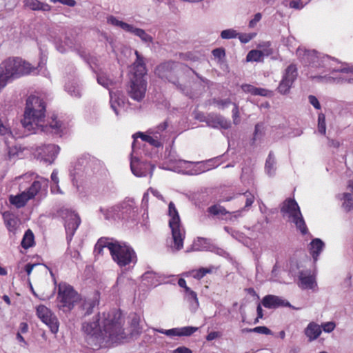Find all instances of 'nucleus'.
<instances>
[{"label": "nucleus", "mask_w": 353, "mask_h": 353, "mask_svg": "<svg viewBox=\"0 0 353 353\" xmlns=\"http://www.w3.org/2000/svg\"><path fill=\"white\" fill-rule=\"evenodd\" d=\"M1 72L10 79H16L33 72L37 68L19 57H10L1 64Z\"/></svg>", "instance_id": "obj_6"}, {"label": "nucleus", "mask_w": 353, "mask_h": 353, "mask_svg": "<svg viewBox=\"0 0 353 353\" xmlns=\"http://www.w3.org/2000/svg\"><path fill=\"white\" fill-rule=\"evenodd\" d=\"M309 0L303 1L301 0H292L290 2V8L300 10L302 9L307 3Z\"/></svg>", "instance_id": "obj_49"}, {"label": "nucleus", "mask_w": 353, "mask_h": 353, "mask_svg": "<svg viewBox=\"0 0 353 353\" xmlns=\"http://www.w3.org/2000/svg\"><path fill=\"white\" fill-rule=\"evenodd\" d=\"M322 330L319 325L314 322L310 323L305 329V334L310 341H314L321 334Z\"/></svg>", "instance_id": "obj_24"}, {"label": "nucleus", "mask_w": 353, "mask_h": 353, "mask_svg": "<svg viewBox=\"0 0 353 353\" xmlns=\"http://www.w3.org/2000/svg\"><path fill=\"white\" fill-rule=\"evenodd\" d=\"M262 14L260 12L256 13L253 18L249 21V28H254L256 26L257 23L261 20Z\"/></svg>", "instance_id": "obj_52"}, {"label": "nucleus", "mask_w": 353, "mask_h": 353, "mask_svg": "<svg viewBox=\"0 0 353 353\" xmlns=\"http://www.w3.org/2000/svg\"><path fill=\"white\" fill-rule=\"evenodd\" d=\"M147 83L145 80L131 79V85L129 90L130 97L137 101H141L145 97Z\"/></svg>", "instance_id": "obj_13"}, {"label": "nucleus", "mask_w": 353, "mask_h": 353, "mask_svg": "<svg viewBox=\"0 0 353 353\" xmlns=\"http://www.w3.org/2000/svg\"><path fill=\"white\" fill-rule=\"evenodd\" d=\"M112 260L121 268L135 263L137 261L134 250L125 243L111 241L107 243Z\"/></svg>", "instance_id": "obj_4"}, {"label": "nucleus", "mask_w": 353, "mask_h": 353, "mask_svg": "<svg viewBox=\"0 0 353 353\" xmlns=\"http://www.w3.org/2000/svg\"><path fill=\"white\" fill-rule=\"evenodd\" d=\"M210 271L205 268H200L199 270H192L187 273V275H190L194 279H200L203 278Z\"/></svg>", "instance_id": "obj_44"}, {"label": "nucleus", "mask_w": 353, "mask_h": 353, "mask_svg": "<svg viewBox=\"0 0 353 353\" xmlns=\"http://www.w3.org/2000/svg\"><path fill=\"white\" fill-rule=\"evenodd\" d=\"M281 212L283 217L289 222L293 223L303 234L307 233V229L305 221L295 200L286 199L281 205Z\"/></svg>", "instance_id": "obj_7"}, {"label": "nucleus", "mask_w": 353, "mask_h": 353, "mask_svg": "<svg viewBox=\"0 0 353 353\" xmlns=\"http://www.w3.org/2000/svg\"><path fill=\"white\" fill-rule=\"evenodd\" d=\"M241 88L243 92L250 93L252 94H254L256 87L249 85V84H245L241 86Z\"/></svg>", "instance_id": "obj_61"}, {"label": "nucleus", "mask_w": 353, "mask_h": 353, "mask_svg": "<svg viewBox=\"0 0 353 353\" xmlns=\"http://www.w3.org/2000/svg\"><path fill=\"white\" fill-rule=\"evenodd\" d=\"M185 296L190 302L192 301L194 303L196 306L199 305V301H198L196 292H194V291H191L190 293L187 294Z\"/></svg>", "instance_id": "obj_57"}, {"label": "nucleus", "mask_w": 353, "mask_h": 353, "mask_svg": "<svg viewBox=\"0 0 353 353\" xmlns=\"http://www.w3.org/2000/svg\"><path fill=\"white\" fill-rule=\"evenodd\" d=\"M50 1L54 3L59 2L70 7H73L76 5V1L74 0H50Z\"/></svg>", "instance_id": "obj_60"}, {"label": "nucleus", "mask_w": 353, "mask_h": 353, "mask_svg": "<svg viewBox=\"0 0 353 353\" xmlns=\"http://www.w3.org/2000/svg\"><path fill=\"white\" fill-rule=\"evenodd\" d=\"M21 244L24 249H28L34 244V236L30 230L25 232Z\"/></svg>", "instance_id": "obj_37"}, {"label": "nucleus", "mask_w": 353, "mask_h": 353, "mask_svg": "<svg viewBox=\"0 0 353 353\" xmlns=\"http://www.w3.org/2000/svg\"><path fill=\"white\" fill-rule=\"evenodd\" d=\"M325 244L320 239H314L310 244V253L314 259V262L318 260V257L324 248Z\"/></svg>", "instance_id": "obj_25"}, {"label": "nucleus", "mask_w": 353, "mask_h": 353, "mask_svg": "<svg viewBox=\"0 0 353 353\" xmlns=\"http://www.w3.org/2000/svg\"><path fill=\"white\" fill-rule=\"evenodd\" d=\"M106 21L108 25L112 26L114 27L120 28L123 30L128 32L130 30L132 24H129L120 20L118 17H114L113 15H109L106 18Z\"/></svg>", "instance_id": "obj_30"}, {"label": "nucleus", "mask_w": 353, "mask_h": 353, "mask_svg": "<svg viewBox=\"0 0 353 353\" xmlns=\"http://www.w3.org/2000/svg\"><path fill=\"white\" fill-rule=\"evenodd\" d=\"M100 210L105 216V218L106 219H109L113 217V216L112 215V212H114L115 209H114V208H111L110 209H105V210L101 208Z\"/></svg>", "instance_id": "obj_63"}, {"label": "nucleus", "mask_w": 353, "mask_h": 353, "mask_svg": "<svg viewBox=\"0 0 353 353\" xmlns=\"http://www.w3.org/2000/svg\"><path fill=\"white\" fill-rule=\"evenodd\" d=\"M38 318L49 327L51 332L56 334L59 331V321L56 315L46 306L39 305L36 308Z\"/></svg>", "instance_id": "obj_9"}, {"label": "nucleus", "mask_w": 353, "mask_h": 353, "mask_svg": "<svg viewBox=\"0 0 353 353\" xmlns=\"http://www.w3.org/2000/svg\"><path fill=\"white\" fill-rule=\"evenodd\" d=\"M209 126L216 128L228 129L230 126V123L220 115H210L207 119Z\"/></svg>", "instance_id": "obj_22"}, {"label": "nucleus", "mask_w": 353, "mask_h": 353, "mask_svg": "<svg viewBox=\"0 0 353 353\" xmlns=\"http://www.w3.org/2000/svg\"><path fill=\"white\" fill-rule=\"evenodd\" d=\"M88 343L97 348L108 343H121L126 339L121 322V313L114 312L104 316L102 322L97 320L83 323L82 327Z\"/></svg>", "instance_id": "obj_1"}, {"label": "nucleus", "mask_w": 353, "mask_h": 353, "mask_svg": "<svg viewBox=\"0 0 353 353\" xmlns=\"http://www.w3.org/2000/svg\"><path fill=\"white\" fill-rule=\"evenodd\" d=\"M247 331L256 332V333H259V334H267V335L272 334L271 330L265 326L256 327L253 329L247 330Z\"/></svg>", "instance_id": "obj_50"}, {"label": "nucleus", "mask_w": 353, "mask_h": 353, "mask_svg": "<svg viewBox=\"0 0 353 353\" xmlns=\"http://www.w3.org/2000/svg\"><path fill=\"white\" fill-rule=\"evenodd\" d=\"M24 6L32 10L50 11L51 6L38 0H24Z\"/></svg>", "instance_id": "obj_28"}, {"label": "nucleus", "mask_w": 353, "mask_h": 353, "mask_svg": "<svg viewBox=\"0 0 353 353\" xmlns=\"http://www.w3.org/2000/svg\"><path fill=\"white\" fill-rule=\"evenodd\" d=\"M130 168L132 172L137 176H145L147 174V170L150 169L151 172L154 169V166L147 163H140L136 157H132L130 161ZM152 175V174L150 173Z\"/></svg>", "instance_id": "obj_18"}, {"label": "nucleus", "mask_w": 353, "mask_h": 353, "mask_svg": "<svg viewBox=\"0 0 353 353\" xmlns=\"http://www.w3.org/2000/svg\"><path fill=\"white\" fill-rule=\"evenodd\" d=\"M297 74L296 67L291 64L285 69L282 79L286 80L293 84L297 77Z\"/></svg>", "instance_id": "obj_34"}, {"label": "nucleus", "mask_w": 353, "mask_h": 353, "mask_svg": "<svg viewBox=\"0 0 353 353\" xmlns=\"http://www.w3.org/2000/svg\"><path fill=\"white\" fill-rule=\"evenodd\" d=\"M232 117L234 123L238 124L239 123V112L238 105L235 103L234 104V108L232 110Z\"/></svg>", "instance_id": "obj_58"}, {"label": "nucleus", "mask_w": 353, "mask_h": 353, "mask_svg": "<svg viewBox=\"0 0 353 353\" xmlns=\"http://www.w3.org/2000/svg\"><path fill=\"white\" fill-rule=\"evenodd\" d=\"M178 64L174 62L168 61L158 65L155 70V73L161 79H167L170 81L175 83L173 79Z\"/></svg>", "instance_id": "obj_14"}, {"label": "nucleus", "mask_w": 353, "mask_h": 353, "mask_svg": "<svg viewBox=\"0 0 353 353\" xmlns=\"http://www.w3.org/2000/svg\"><path fill=\"white\" fill-rule=\"evenodd\" d=\"M299 280L300 286L303 289L315 290L317 287V283L314 275L301 272L299 275Z\"/></svg>", "instance_id": "obj_21"}, {"label": "nucleus", "mask_w": 353, "mask_h": 353, "mask_svg": "<svg viewBox=\"0 0 353 353\" xmlns=\"http://www.w3.org/2000/svg\"><path fill=\"white\" fill-rule=\"evenodd\" d=\"M110 242L111 241H105L103 240L98 241L94 248V252L97 254H103V250L105 248L108 249L107 243Z\"/></svg>", "instance_id": "obj_48"}, {"label": "nucleus", "mask_w": 353, "mask_h": 353, "mask_svg": "<svg viewBox=\"0 0 353 353\" xmlns=\"http://www.w3.org/2000/svg\"><path fill=\"white\" fill-rule=\"evenodd\" d=\"M97 81L100 85L107 88H109V86L112 83V81L105 73H100L97 75Z\"/></svg>", "instance_id": "obj_42"}, {"label": "nucleus", "mask_w": 353, "mask_h": 353, "mask_svg": "<svg viewBox=\"0 0 353 353\" xmlns=\"http://www.w3.org/2000/svg\"><path fill=\"white\" fill-rule=\"evenodd\" d=\"M63 216L65 219V228L67 234V239L68 241H70L80 225L81 220L77 214L68 210L63 211Z\"/></svg>", "instance_id": "obj_11"}, {"label": "nucleus", "mask_w": 353, "mask_h": 353, "mask_svg": "<svg viewBox=\"0 0 353 353\" xmlns=\"http://www.w3.org/2000/svg\"><path fill=\"white\" fill-rule=\"evenodd\" d=\"M208 210L210 213L214 215L223 214L225 213V210L219 205L211 206L210 208H209Z\"/></svg>", "instance_id": "obj_53"}, {"label": "nucleus", "mask_w": 353, "mask_h": 353, "mask_svg": "<svg viewBox=\"0 0 353 353\" xmlns=\"http://www.w3.org/2000/svg\"><path fill=\"white\" fill-rule=\"evenodd\" d=\"M244 196L245 197V208L250 207L254 201V195L250 192H245L244 193Z\"/></svg>", "instance_id": "obj_54"}, {"label": "nucleus", "mask_w": 353, "mask_h": 353, "mask_svg": "<svg viewBox=\"0 0 353 353\" xmlns=\"http://www.w3.org/2000/svg\"><path fill=\"white\" fill-rule=\"evenodd\" d=\"M135 55L136 61L133 63L130 69L131 79L145 80L143 77L146 74L147 70L143 57L137 50L135 51Z\"/></svg>", "instance_id": "obj_12"}, {"label": "nucleus", "mask_w": 353, "mask_h": 353, "mask_svg": "<svg viewBox=\"0 0 353 353\" xmlns=\"http://www.w3.org/2000/svg\"><path fill=\"white\" fill-rule=\"evenodd\" d=\"M198 330V327L192 326H186L183 327H176L170 330L155 329L156 332L164 334L168 336H190Z\"/></svg>", "instance_id": "obj_17"}, {"label": "nucleus", "mask_w": 353, "mask_h": 353, "mask_svg": "<svg viewBox=\"0 0 353 353\" xmlns=\"http://www.w3.org/2000/svg\"><path fill=\"white\" fill-rule=\"evenodd\" d=\"M57 299L63 308L71 310L79 301V296L71 285L61 283L58 286Z\"/></svg>", "instance_id": "obj_8"}, {"label": "nucleus", "mask_w": 353, "mask_h": 353, "mask_svg": "<svg viewBox=\"0 0 353 353\" xmlns=\"http://www.w3.org/2000/svg\"><path fill=\"white\" fill-rule=\"evenodd\" d=\"M46 61V58L45 57H42L41 58V61L38 65V68H40V71H41V73L45 76H47L48 74V72L46 71V70L45 68Z\"/></svg>", "instance_id": "obj_59"}, {"label": "nucleus", "mask_w": 353, "mask_h": 353, "mask_svg": "<svg viewBox=\"0 0 353 353\" xmlns=\"http://www.w3.org/2000/svg\"><path fill=\"white\" fill-rule=\"evenodd\" d=\"M2 215L7 229L9 232L15 233L20 224L19 219L8 211L4 212Z\"/></svg>", "instance_id": "obj_20"}, {"label": "nucleus", "mask_w": 353, "mask_h": 353, "mask_svg": "<svg viewBox=\"0 0 353 353\" xmlns=\"http://www.w3.org/2000/svg\"><path fill=\"white\" fill-rule=\"evenodd\" d=\"M210 245V240L199 237L193 242L192 250L194 251L205 250L209 249Z\"/></svg>", "instance_id": "obj_35"}, {"label": "nucleus", "mask_w": 353, "mask_h": 353, "mask_svg": "<svg viewBox=\"0 0 353 353\" xmlns=\"http://www.w3.org/2000/svg\"><path fill=\"white\" fill-rule=\"evenodd\" d=\"M296 54L300 60L305 64L314 68L323 67L332 72L339 73L336 77H320L326 82L349 83H353V66L341 65L333 68L334 61L330 57L324 55H318L314 50H307L305 48L299 47L296 50Z\"/></svg>", "instance_id": "obj_3"}, {"label": "nucleus", "mask_w": 353, "mask_h": 353, "mask_svg": "<svg viewBox=\"0 0 353 353\" xmlns=\"http://www.w3.org/2000/svg\"><path fill=\"white\" fill-rule=\"evenodd\" d=\"M221 336V333L219 332H210L207 336L206 339L208 341H211L212 340H214L216 339L220 338Z\"/></svg>", "instance_id": "obj_62"}, {"label": "nucleus", "mask_w": 353, "mask_h": 353, "mask_svg": "<svg viewBox=\"0 0 353 353\" xmlns=\"http://www.w3.org/2000/svg\"><path fill=\"white\" fill-rule=\"evenodd\" d=\"M275 165H276L275 159H274V156L270 153L268 155V157L266 160L265 166V172L270 176H272L275 174V170H276Z\"/></svg>", "instance_id": "obj_38"}, {"label": "nucleus", "mask_w": 353, "mask_h": 353, "mask_svg": "<svg viewBox=\"0 0 353 353\" xmlns=\"http://www.w3.org/2000/svg\"><path fill=\"white\" fill-rule=\"evenodd\" d=\"M110 96L111 108L115 114L118 115L124 105V101L119 96L115 94H113L111 92H110Z\"/></svg>", "instance_id": "obj_33"}, {"label": "nucleus", "mask_w": 353, "mask_h": 353, "mask_svg": "<svg viewBox=\"0 0 353 353\" xmlns=\"http://www.w3.org/2000/svg\"><path fill=\"white\" fill-rule=\"evenodd\" d=\"M65 90L72 96L74 97H79L81 96V90L79 85L76 82H69L65 85Z\"/></svg>", "instance_id": "obj_40"}, {"label": "nucleus", "mask_w": 353, "mask_h": 353, "mask_svg": "<svg viewBox=\"0 0 353 353\" xmlns=\"http://www.w3.org/2000/svg\"><path fill=\"white\" fill-rule=\"evenodd\" d=\"M173 353H192V350L186 347H179L173 351Z\"/></svg>", "instance_id": "obj_64"}, {"label": "nucleus", "mask_w": 353, "mask_h": 353, "mask_svg": "<svg viewBox=\"0 0 353 353\" xmlns=\"http://www.w3.org/2000/svg\"><path fill=\"white\" fill-rule=\"evenodd\" d=\"M340 199L343 200L342 203L343 208L346 212H350L353 210V196L349 193H343Z\"/></svg>", "instance_id": "obj_39"}, {"label": "nucleus", "mask_w": 353, "mask_h": 353, "mask_svg": "<svg viewBox=\"0 0 353 353\" xmlns=\"http://www.w3.org/2000/svg\"><path fill=\"white\" fill-rule=\"evenodd\" d=\"M48 179L41 177L39 178V180L34 181L31 186L28 188V190L25 192L28 193V195L31 199L36 196V194L41 190L42 186L46 188L48 186Z\"/></svg>", "instance_id": "obj_26"}, {"label": "nucleus", "mask_w": 353, "mask_h": 353, "mask_svg": "<svg viewBox=\"0 0 353 353\" xmlns=\"http://www.w3.org/2000/svg\"><path fill=\"white\" fill-rule=\"evenodd\" d=\"M168 215L170 216L169 226L172 236V243L170 245V249L173 252H176L183 247L185 232L181 224L179 212L173 202H170L168 205Z\"/></svg>", "instance_id": "obj_5"}, {"label": "nucleus", "mask_w": 353, "mask_h": 353, "mask_svg": "<svg viewBox=\"0 0 353 353\" xmlns=\"http://www.w3.org/2000/svg\"><path fill=\"white\" fill-rule=\"evenodd\" d=\"M336 324L333 321L323 323L321 326V329H323V330L327 333L332 332L334 330Z\"/></svg>", "instance_id": "obj_51"}, {"label": "nucleus", "mask_w": 353, "mask_h": 353, "mask_svg": "<svg viewBox=\"0 0 353 353\" xmlns=\"http://www.w3.org/2000/svg\"><path fill=\"white\" fill-rule=\"evenodd\" d=\"M46 105L41 99L30 96L26 101L24 117L21 121L23 127L28 131L36 133L38 131L52 132L59 134L62 132V123L52 118L49 126L45 125Z\"/></svg>", "instance_id": "obj_2"}, {"label": "nucleus", "mask_w": 353, "mask_h": 353, "mask_svg": "<svg viewBox=\"0 0 353 353\" xmlns=\"http://www.w3.org/2000/svg\"><path fill=\"white\" fill-rule=\"evenodd\" d=\"M262 304L267 308H276L280 306H288L290 303L281 297L274 295H267L263 297Z\"/></svg>", "instance_id": "obj_19"}, {"label": "nucleus", "mask_w": 353, "mask_h": 353, "mask_svg": "<svg viewBox=\"0 0 353 353\" xmlns=\"http://www.w3.org/2000/svg\"><path fill=\"white\" fill-rule=\"evenodd\" d=\"M318 131L321 134H325L326 132L325 117L323 113L318 115Z\"/></svg>", "instance_id": "obj_43"}, {"label": "nucleus", "mask_w": 353, "mask_h": 353, "mask_svg": "<svg viewBox=\"0 0 353 353\" xmlns=\"http://www.w3.org/2000/svg\"><path fill=\"white\" fill-rule=\"evenodd\" d=\"M59 150L60 148L58 145L54 144L43 145L36 149L34 156L37 159L50 164L56 159Z\"/></svg>", "instance_id": "obj_10"}, {"label": "nucleus", "mask_w": 353, "mask_h": 353, "mask_svg": "<svg viewBox=\"0 0 353 353\" xmlns=\"http://www.w3.org/2000/svg\"><path fill=\"white\" fill-rule=\"evenodd\" d=\"M133 137L134 139V143H132L133 152H134L136 139L137 137H140L142 141L148 142L154 147H159L161 145V143L159 140V136L157 133L154 134L153 136H151L150 134H145L139 132L133 135Z\"/></svg>", "instance_id": "obj_23"}, {"label": "nucleus", "mask_w": 353, "mask_h": 353, "mask_svg": "<svg viewBox=\"0 0 353 353\" xmlns=\"http://www.w3.org/2000/svg\"><path fill=\"white\" fill-rule=\"evenodd\" d=\"M292 85L293 84L290 83L289 81L282 79L278 86V91L282 94H286L290 92V90Z\"/></svg>", "instance_id": "obj_41"}, {"label": "nucleus", "mask_w": 353, "mask_h": 353, "mask_svg": "<svg viewBox=\"0 0 353 353\" xmlns=\"http://www.w3.org/2000/svg\"><path fill=\"white\" fill-rule=\"evenodd\" d=\"M270 42H265L263 44H260L259 47L263 48V50H252L250 51L247 54L246 61L248 62L262 61L264 56H268L272 53V50L270 48Z\"/></svg>", "instance_id": "obj_16"}, {"label": "nucleus", "mask_w": 353, "mask_h": 353, "mask_svg": "<svg viewBox=\"0 0 353 353\" xmlns=\"http://www.w3.org/2000/svg\"><path fill=\"white\" fill-rule=\"evenodd\" d=\"M308 100L310 103L316 110L321 109V104L318 100V99L314 95H310L308 97Z\"/></svg>", "instance_id": "obj_55"}, {"label": "nucleus", "mask_w": 353, "mask_h": 353, "mask_svg": "<svg viewBox=\"0 0 353 353\" xmlns=\"http://www.w3.org/2000/svg\"><path fill=\"white\" fill-rule=\"evenodd\" d=\"M142 279L150 286H157L163 281V277L157 273L148 271L146 272L143 276Z\"/></svg>", "instance_id": "obj_27"}, {"label": "nucleus", "mask_w": 353, "mask_h": 353, "mask_svg": "<svg viewBox=\"0 0 353 353\" xmlns=\"http://www.w3.org/2000/svg\"><path fill=\"white\" fill-rule=\"evenodd\" d=\"M99 303V294L96 292L92 298L86 300L83 304V307L87 310V313L90 314L92 312L94 307L98 305Z\"/></svg>", "instance_id": "obj_36"}, {"label": "nucleus", "mask_w": 353, "mask_h": 353, "mask_svg": "<svg viewBox=\"0 0 353 353\" xmlns=\"http://www.w3.org/2000/svg\"><path fill=\"white\" fill-rule=\"evenodd\" d=\"M128 32L132 33L134 35L138 37L143 43L148 45H150L153 42L152 37L148 34L145 30L137 28L133 25H132L130 30H129Z\"/></svg>", "instance_id": "obj_29"}, {"label": "nucleus", "mask_w": 353, "mask_h": 353, "mask_svg": "<svg viewBox=\"0 0 353 353\" xmlns=\"http://www.w3.org/2000/svg\"><path fill=\"white\" fill-rule=\"evenodd\" d=\"M256 33H238L237 37L243 43H247L256 37Z\"/></svg>", "instance_id": "obj_47"}, {"label": "nucleus", "mask_w": 353, "mask_h": 353, "mask_svg": "<svg viewBox=\"0 0 353 353\" xmlns=\"http://www.w3.org/2000/svg\"><path fill=\"white\" fill-rule=\"evenodd\" d=\"M30 199L28 195V193L24 191L16 196H10L9 200L11 204L19 208L24 206Z\"/></svg>", "instance_id": "obj_31"}, {"label": "nucleus", "mask_w": 353, "mask_h": 353, "mask_svg": "<svg viewBox=\"0 0 353 353\" xmlns=\"http://www.w3.org/2000/svg\"><path fill=\"white\" fill-rule=\"evenodd\" d=\"M54 43L57 50L63 53L72 48V41L65 37L63 39L61 37H56Z\"/></svg>", "instance_id": "obj_32"}, {"label": "nucleus", "mask_w": 353, "mask_h": 353, "mask_svg": "<svg viewBox=\"0 0 353 353\" xmlns=\"http://www.w3.org/2000/svg\"><path fill=\"white\" fill-rule=\"evenodd\" d=\"M238 32L234 29H226L221 32V37L223 39H230L237 37Z\"/></svg>", "instance_id": "obj_46"}, {"label": "nucleus", "mask_w": 353, "mask_h": 353, "mask_svg": "<svg viewBox=\"0 0 353 353\" xmlns=\"http://www.w3.org/2000/svg\"><path fill=\"white\" fill-rule=\"evenodd\" d=\"M178 164L179 168L183 169L182 172L184 174L190 175L199 174L208 170L204 164L199 162L194 163L191 161L180 160L179 161Z\"/></svg>", "instance_id": "obj_15"}, {"label": "nucleus", "mask_w": 353, "mask_h": 353, "mask_svg": "<svg viewBox=\"0 0 353 353\" xmlns=\"http://www.w3.org/2000/svg\"><path fill=\"white\" fill-rule=\"evenodd\" d=\"M20 152L21 151L16 146L10 148L8 152V158L11 159L14 158L15 157H18Z\"/></svg>", "instance_id": "obj_56"}, {"label": "nucleus", "mask_w": 353, "mask_h": 353, "mask_svg": "<svg viewBox=\"0 0 353 353\" xmlns=\"http://www.w3.org/2000/svg\"><path fill=\"white\" fill-rule=\"evenodd\" d=\"M37 265H38V264H37V263H33V264L28 263L24 267H22L21 263H19L17 265L18 273L19 274H21L23 272V269H24L27 275L29 276L30 275L33 268Z\"/></svg>", "instance_id": "obj_45"}]
</instances>
